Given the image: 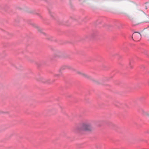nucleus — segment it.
I'll list each match as a JSON object with an SVG mask.
<instances>
[{
  "mask_svg": "<svg viewBox=\"0 0 149 149\" xmlns=\"http://www.w3.org/2000/svg\"><path fill=\"white\" fill-rule=\"evenodd\" d=\"M80 130L84 131H91L92 130V127L90 124L84 123L82 125Z\"/></svg>",
  "mask_w": 149,
  "mask_h": 149,
  "instance_id": "1",
  "label": "nucleus"
},
{
  "mask_svg": "<svg viewBox=\"0 0 149 149\" xmlns=\"http://www.w3.org/2000/svg\"><path fill=\"white\" fill-rule=\"evenodd\" d=\"M132 38L135 41H138L141 38V35L139 33H134L132 35Z\"/></svg>",
  "mask_w": 149,
  "mask_h": 149,
  "instance_id": "2",
  "label": "nucleus"
},
{
  "mask_svg": "<svg viewBox=\"0 0 149 149\" xmlns=\"http://www.w3.org/2000/svg\"><path fill=\"white\" fill-rule=\"evenodd\" d=\"M129 65H130V68H132L133 67V66L131 64V63H129Z\"/></svg>",
  "mask_w": 149,
  "mask_h": 149,
  "instance_id": "3",
  "label": "nucleus"
}]
</instances>
